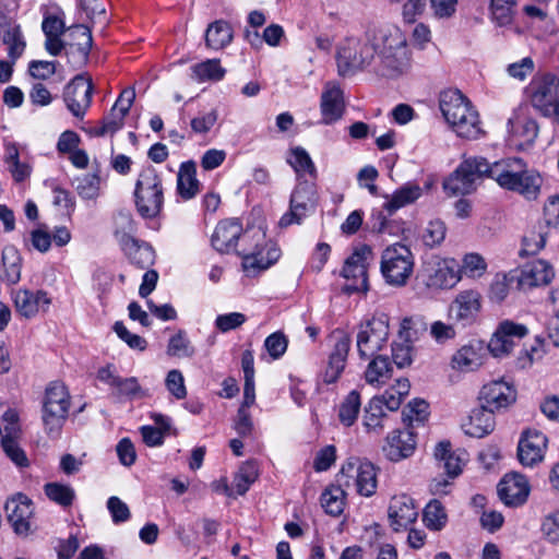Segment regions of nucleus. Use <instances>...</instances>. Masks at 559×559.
Instances as JSON below:
<instances>
[{"label": "nucleus", "instance_id": "nucleus-44", "mask_svg": "<svg viewBox=\"0 0 559 559\" xmlns=\"http://www.w3.org/2000/svg\"><path fill=\"white\" fill-rule=\"evenodd\" d=\"M481 364L480 354L471 345L463 346L452 358V367L461 371H472L481 366Z\"/></svg>", "mask_w": 559, "mask_h": 559}, {"label": "nucleus", "instance_id": "nucleus-56", "mask_svg": "<svg viewBox=\"0 0 559 559\" xmlns=\"http://www.w3.org/2000/svg\"><path fill=\"white\" fill-rule=\"evenodd\" d=\"M447 228L442 221H430L421 233V239L426 247L439 246L445 238Z\"/></svg>", "mask_w": 559, "mask_h": 559}, {"label": "nucleus", "instance_id": "nucleus-32", "mask_svg": "<svg viewBox=\"0 0 559 559\" xmlns=\"http://www.w3.org/2000/svg\"><path fill=\"white\" fill-rule=\"evenodd\" d=\"M433 455L439 462V468H442L449 477L454 478L461 474L463 459L452 451L450 441H440L435 448Z\"/></svg>", "mask_w": 559, "mask_h": 559}, {"label": "nucleus", "instance_id": "nucleus-50", "mask_svg": "<svg viewBox=\"0 0 559 559\" xmlns=\"http://www.w3.org/2000/svg\"><path fill=\"white\" fill-rule=\"evenodd\" d=\"M429 416V404L425 400L414 399L402 412L403 421L413 427L414 423L424 424Z\"/></svg>", "mask_w": 559, "mask_h": 559}, {"label": "nucleus", "instance_id": "nucleus-62", "mask_svg": "<svg viewBox=\"0 0 559 559\" xmlns=\"http://www.w3.org/2000/svg\"><path fill=\"white\" fill-rule=\"evenodd\" d=\"M246 321L247 317L241 312L219 314L215 319V328L222 333H226L241 326Z\"/></svg>", "mask_w": 559, "mask_h": 559}, {"label": "nucleus", "instance_id": "nucleus-8", "mask_svg": "<svg viewBox=\"0 0 559 559\" xmlns=\"http://www.w3.org/2000/svg\"><path fill=\"white\" fill-rule=\"evenodd\" d=\"M135 206L143 218H155L164 204L162 180L153 168L141 171L134 190Z\"/></svg>", "mask_w": 559, "mask_h": 559}, {"label": "nucleus", "instance_id": "nucleus-55", "mask_svg": "<svg viewBox=\"0 0 559 559\" xmlns=\"http://www.w3.org/2000/svg\"><path fill=\"white\" fill-rule=\"evenodd\" d=\"M75 190L85 200L95 199L99 192L100 178L98 174H86L75 179Z\"/></svg>", "mask_w": 559, "mask_h": 559}, {"label": "nucleus", "instance_id": "nucleus-57", "mask_svg": "<svg viewBox=\"0 0 559 559\" xmlns=\"http://www.w3.org/2000/svg\"><path fill=\"white\" fill-rule=\"evenodd\" d=\"M2 43L9 46V58L11 59V63L14 64L25 48V43L22 40L20 27H9L4 31Z\"/></svg>", "mask_w": 559, "mask_h": 559}, {"label": "nucleus", "instance_id": "nucleus-53", "mask_svg": "<svg viewBox=\"0 0 559 559\" xmlns=\"http://www.w3.org/2000/svg\"><path fill=\"white\" fill-rule=\"evenodd\" d=\"M91 49L86 43H67L66 56L72 69L79 70L87 64Z\"/></svg>", "mask_w": 559, "mask_h": 559}, {"label": "nucleus", "instance_id": "nucleus-26", "mask_svg": "<svg viewBox=\"0 0 559 559\" xmlns=\"http://www.w3.org/2000/svg\"><path fill=\"white\" fill-rule=\"evenodd\" d=\"M388 515L390 526L393 531L400 532L402 530H407L408 526L416 521L418 511L411 497L401 495L391 499Z\"/></svg>", "mask_w": 559, "mask_h": 559}, {"label": "nucleus", "instance_id": "nucleus-31", "mask_svg": "<svg viewBox=\"0 0 559 559\" xmlns=\"http://www.w3.org/2000/svg\"><path fill=\"white\" fill-rule=\"evenodd\" d=\"M122 249L129 261L141 270L148 269L155 262L154 249L147 242L127 237L123 239Z\"/></svg>", "mask_w": 559, "mask_h": 559}, {"label": "nucleus", "instance_id": "nucleus-1", "mask_svg": "<svg viewBox=\"0 0 559 559\" xmlns=\"http://www.w3.org/2000/svg\"><path fill=\"white\" fill-rule=\"evenodd\" d=\"M491 179L503 189L516 192L528 201L537 200L544 179L535 169H530L519 157L506 158L492 164Z\"/></svg>", "mask_w": 559, "mask_h": 559}, {"label": "nucleus", "instance_id": "nucleus-33", "mask_svg": "<svg viewBox=\"0 0 559 559\" xmlns=\"http://www.w3.org/2000/svg\"><path fill=\"white\" fill-rule=\"evenodd\" d=\"M423 194V189L415 182H406L401 188L396 189L390 200H388L383 209L388 211L389 215H392L399 209L414 203Z\"/></svg>", "mask_w": 559, "mask_h": 559}, {"label": "nucleus", "instance_id": "nucleus-64", "mask_svg": "<svg viewBox=\"0 0 559 559\" xmlns=\"http://www.w3.org/2000/svg\"><path fill=\"white\" fill-rule=\"evenodd\" d=\"M107 508L116 524L127 522L131 516L129 507L118 497H110L107 501Z\"/></svg>", "mask_w": 559, "mask_h": 559}, {"label": "nucleus", "instance_id": "nucleus-37", "mask_svg": "<svg viewBox=\"0 0 559 559\" xmlns=\"http://www.w3.org/2000/svg\"><path fill=\"white\" fill-rule=\"evenodd\" d=\"M192 78L199 82H218L224 79L226 70L218 59H207L191 67Z\"/></svg>", "mask_w": 559, "mask_h": 559}, {"label": "nucleus", "instance_id": "nucleus-49", "mask_svg": "<svg viewBox=\"0 0 559 559\" xmlns=\"http://www.w3.org/2000/svg\"><path fill=\"white\" fill-rule=\"evenodd\" d=\"M423 520L428 528L440 531L447 524V513L442 503L433 499L424 509Z\"/></svg>", "mask_w": 559, "mask_h": 559}, {"label": "nucleus", "instance_id": "nucleus-61", "mask_svg": "<svg viewBox=\"0 0 559 559\" xmlns=\"http://www.w3.org/2000/svg\"><path fill=\"white\" fill-rule=\"evenodd\" d=\"M114 331L118 335L120 340L126 342L128 346L132 349L144 350L147 346V342L145 338L138 334H132L124 326L123 322L117 321L114 324Z\"/></svg>", "mask_w": 559, "mask_h": 559}, {"label": "nucleus", "instance_id": "nucleus-10", "mask_svg": "<svg viewBox=\"0 0 559 559\" xmlns=\"http://www.w3.org/2000/svg\"><path fill=\"white\" fill-rule=\"evenodd\" d=\"M389 317L385 313L373 316L359 325L357 350L361 359H368L380 352L389 338Z\"/></svg>", "mask_w": 559, "mask_h": 559}, {"label": "nucleus", "instance_id": "nucleus-16", "mask_svg": "<svg viewBox=\"0 0 559 559\" xmlns=\"http://www.w3.org/2000/svg\"><path fill=\"white\" fill-rule=\"evenodd\" d=\"M528 334L526 325L515 323L510 320L501 322L488 343V350L496 358L508 356L515 345L516 340H521Z\"/></svg>", "mask_w": 559, "mask_h": 559}, {"label": "nucleus", "instance_id": "nucleus-20", "mask_svg": "<svg viewBox=\"0 0 559 559\" xmlns=\"http://www.w3.org/2000/svg\"><path fill=\"white\" fill-rule=\"evenodd\" d=\"M547 437L535 429L522 433L518 445V457L522 465L534 466L542 462L547 448Z\"/></svg>", "mask_w": 559, "mask_h": 559}, {"label": "nucleus", "instance_id": "nucleus-47", "mask_svg": "<svg viewBox=\"0 0 559 559\" xmlns=\"http://www.w3.org/2000/svg\"><path fill=\"white\" fill-rule=\"evenodd\" d=\"M292 157L287 159L288 164L294 168L298 176L308 174L311 178H317V168L308 154V152L300 146L294 147L290 151Z\"/></svg>", "mask_w": 559, "mask_h": 559}, {"label": "nucleus", "instance_id": "nucleus-39", "mask_svg": "<svg viewBox=\"0 0 559 559\" xmlns=\"http://www.w3.org/2000/svg\"><path fill=\"white\" fill-rule=\"evenodd\" d=\"M361 407L360 393L352 390L341 402L338 408V419L341 424L350 427L357 420Z\"/></svg>", "mask_w": 559, "mask_h": 559}, {"label": "nucleus", "instance_id": "nucleus-3", "mask_svg": "<svg viewBox=\"0 0 559 559\" xmlns=\"http://www.w3.org/2000/svg\"><path fill=\"white\" fill-rule=\"evenodd\" d=\"M241 250L237 251L242 258V266L250 275H255L267 270L277 262L281 250L272 241L265 239V234L260 229H247L242 236Z\"/></svg>", "mask_w": 559, "mask_h": 559}, {"label": "nucleus", "instance_id": "nucleus-4", "mask_svg": "<svg viewBox=\"0 0 559 559\" xmlns=\"http://www.w3.org/2000/svg\"><path fill=\"white\" fill-rule=\"evenodd\" d=\"M376 37L367 33L361 38L349 37L337 50V70L342 76H352L366 69L378 52Z\"/></svg>", "mask_w": 559, "mask_h": 559}, {"label": "nucleus", "instance_id": "nucleus-43", "mask_svg": "<svg viewBox=\"0 0 559 559\" xmlns=\"http://www.w3.org/2000/svg\"><path fill=\"white\" fill-rule=\"evenodd\" d=\"M346 489L337 483L336 486H331L322 492L321 504L328 514L338 516L343 512Z\"/></svg>", "mask_w": 559, "mask_h": 559}, {"label": "nucleus", "instance_id": "nucleus-5", "mask_svg": "<svg viewBox=\"0 0 559 559\" xmlns=\"http://www.w3.org/2000/svg\"><path fill=\"white\" fill-rule=\"evenodd\" d=\"M492 164L484 157L464 159L443 181V189L449 197L465 195L476 189V181L483 177L491 178Z\"/></svg>", "mask_w": 559, "mask_h": 559}, {"label": "nucleus", "instance_id": "nucleus-28", "mask_svg": "<svg viewBox=\"0 0 559 559\" xmlns=\"http://www.w3.org/2000/svg\"><path fill=\"white\" fill-rule=\"evenodd\" d=\"M320 110L324 124H332L343 117L345 111L344 95L337 85L325 84L321 95Z\"/></svg>", "mask_w": 559, "mask_h": 559}, {"label": "nucleus", "instance_id": "nucleus-45", "mask_svg": "<svg viewBox=\"0 0 559 559\" xmlns=\"http://www.w3.org/2000/svg\"><path fill=\"white\" fill-rule=\"evenodd\" d=\"M426 332L427 324L420 317L404 318L399 330V338L413 345Z\"/></svg>", "mask_w": 559, "mask_h": 559}, {"label": "nucleus", "instance_id": "nucleus-13", "mask_svg": "<svg viewBox=\"0 0 559 559\" xmlns=\"http://www.w3.org/2000/svg\"><path fill=\"white\" fill-rule=\"evenodd\" d=\"M336 481L345 488H355L361 496L371 497L377 489V468L371 462L359 465L348 462L336 475Z\"/></svg>", "mask_w": 559, "mask_h": 559}, {"label": "nucleus", "instance_id": "nucleus-14", "mask_svg": "<svg viewBox=\"0 0 559 559\" xmlns=\"http://www.w3.org/2000/svg\"><path fill=\"white\" fill-rule=\"evenodd\" d=\"M94 85L83 74L75 75L64 87L63 99L67 108L76 118H83L92 104Z\"/></svg>", "mask_w": 559, "mask_h": 559}, {"label": "nucleus", "instance_id": "nucleus-52", "mask_svg": "<svg viewBox=\"0 0 559 559\" xmlns=\"http://www.w3.org/2000/svg\"><path fill=\"white\" fill-rule=\"evenodd\" d=\"M114 394L118 397H128L129 400L143 399L148 396L147 391L142 389L135 377H119L114 388Z\"/></svg>", "mask_w": 559, "mask_h": 559}, {"label": "nucleus", "instance_id": "nucleus-17", "mask_svg": "<svg viewBox=\"0 0 559 559\" xmlns=\"http://www.w3.org/2000/svg\"><path fill=\"white\" fill-rule=\"evenodd\" d=\"M481 309V295L476 289L460 292L449 307V317L467 326L474 323Z\"/></svg>", "mask_w": 559, "mask_h": 559}, {"label": "nucleus", "instance_id": "nucleus-35", "mask_svg": "<svg viewBox=\"0 0 559 559\" xmlns=\"http://www.w3.org/2000/svg\"><path fill=\"white\" fill-rule=\"evenodd\" d=\"M178 194L190 200L199 192V180L197 179V167L193 162L182 163L177 176Z\"/></svg>", "mask_w": 559, "mask_h": 559}, {"label": "nucleus", "instance_id": "nucleus-23", "mask_svg": "<svg viewBox=\"0 0 559 559\" xmlns=\"http://www.w3.org/2000/svg\"><path fill=\"white\" fill-rule=\"evenodd\" d=\"M528 493V481L524 475L519 473L507 474L498 485V496L509 507L523 504Z\"/></svg>", "mask_w": 559, "mask_h": 559}, {"label": "nucleus", "instance_id": "nucleus-48", "mask_svg": "<svg viewBox=\"0 0 559 559\" xmlns=\"http://www.w3.org/2000/svg\"><path fill=\"white\" fill-rule=\"evenodd\" d=\"M513 283L518 284L516 271L509 272L508 274H497L489 288L490 300L496 302L503 301L507 298L510 286Z\"/></svg>", "mask_w": 559, "mask_h": 559}, {"label": "nucleus", "instance_id": "nucleus-19", "mask_svg": "<svg viewBox=\"0 0 559 559\" xmlns=\"http://www.w3.org/2000/svg\"><path fill=\"white\" fill-rule=\"evenodd\" d=\"M426 285L433 289H449L461 280V266L454 259L440 260L426 267Z\"/></svg>", "mask_w": 559, "mask_h": 559}, {"label": "nucleus", "instance_id": "nucleus-34", "mask_svg": "<svg viewBox=\"0 0 559 559\" xmlns=\"http://www.w3.org/2000/svg\"><path fill=\"white\" fill-rule=\"evenodd\" d=\"M1 262L3 271L1 280L8 285H15L21 278L22 257L14 246H7L2 250Z\"/></svg>", "mask_w": 559, "mask_h": 559}, {"label": "nucleus", "instance_id": "nucleus-63", "mask_svg": "<svg viewBox=\"0 0 559 559\" xmlns=\"http://www.w3.org/2000/svg\"><path fill=\"white\" fill-rule=\"evenodd\" d=\"M167 390L177 399L182 400L187 396V389L182 373L173 369L168 372L165 381Z\"/></svg>", "mask_w": 559, "mask_h": 559}, {"label": "nucleus", "instance_id": "nucleus-60", "mask_svg": "<svg viewBox=\"0 0 559 559\" xmlns=\"http://www.w3.org/2000/svg\"><path fill=\"white\" fill-rule=\"evenodd\" d=\"M413 345L401 341L392 344V359L399 368L408 367L413 361Z\"/></svg>", "mask_w": 559, "mask_h": 559}, {"label": "nucleus", "instance_id": "nucleus-11", "mask_svg": "<svg viewBox=\"0 0 559 559\" xmlns=\"http://www.w3.org/2000/svg\"><path fill=\"white\" fill-rule=\"evenodd\" d=\"M317 203L316 185L308 180L299 181L290 194L289 211L278 222L280 227L285 228L293 224H301L305 217L316 211Z\"/></svg>", "mask_w": 559, "mask_h": 559}, {"label": "nucleus", "instance_id": "nucleus-46", "mask_svg": "<svg viewBox=\"0 0 559 559\" xmlns=\"http://www.w3.org/2000/svg\"><path fill=\"white\" fill-rule=\"evenodd\" d=\"M127 107L122 109V114L111 107L108 115H106L99 127L91 129L90 133L95 136H104L106 134H115L118 130L123 127V121L127 116Z\"/></svg>", "mask_w": 559, "mask_h": 559}, {"label": "nucleus", "instance_id": "nucleus-51", "mask_svg": "<svg viewBox=\"0 0 559 559\" xmlns=\"http://www.w3.org/2000/svg\"><path fill=\"white\" fill-rule=\"evenodd\" d=\"M516 0H490V12L492 20L499 26H506L512 23Z\"/></svg>", "mask_w": 559, "mask_h": 559}, {"label": "nucleus", "instance_id": "nucleus-58", "mask_svg": "<svg viewBox=\"0 0 559 559\" xmlns=\"http://www.w3.org/2000/svg\"><path fill=\"white\" fill-rule=\"evenodd\" d=\"M167 354L169 356L182 357H191L194 354V348L187 338L185 331L180 330L177 334L170 337L167 346Z\"/></svg>", "mask_w": 559, "mask_h": 559}, {"label": "nucleus", "instance_id": "nucleus-9", "mask_svg": "<svg viewBox=\"0 0 559 559\" xmlns=\"http://www.w3.org/2000/svg\"><path fill=\"white\" fill-rule=\"evenodd\" d=\"M70 395L61 382H51L45 392L43 404V423L49 436H59L68 417Z\"/></svg>", "mask_w": 559, "mask_h": 559}, {"label": "nucleus", "instance_id": "nucleus-54", "mask_svg": "<svg viewBox=\"0 0 559 559\" xmlns=\"http://www.w3.org/2000/svg\"><path fill=\"white\" fill-rule=\"evenodd\" d=\"M45 493L51 501L62 507H70L75 498V492L71 486L59 483L46 484Z\"/></svg>", "mask_w": 559, "mask_h": 559}, {"label": "nucleus", "instance_id": "nucleus-21", "mask_svg": "<svg viewBox=\"0 0 559 559\" xmlns=\"http://www.w3.org/2000/svg\"><path fill=\"white\" fill-rule=\"evenodd\" d=\"M416 449V435L411 429L393 430L382 445L384 456L391 462L409 457Z\"/></svg>", "mask_w": 559, "mask_h": 559}, {"label": "nucleus", "instance_id": "nucleus-42", "mask_svg": "<svg viewBox=\"0 0 559 559\" xmlns=\"http://www.w3.org/2000/svg\"><path fill=\"white\" fill-rule=\"evenodd\" d=\"M365 372V379L369 384L384 383L391 378L392 367L388 356L374 355Z\"/></svg>", "mask_w": 559, "mask_h": 559}, {"label": "nucleus", "instance_id": "nucleus-12", "mask_svg": "<svg viewBox=\"0 0 559 559\" xmlns=\"http://www.w3.org/2000/svg\"><path fill=\"white\" fill-rule=\"evenodd\" d=\"M371 259V247L361 245L345 260L342 276L350 281L344 287L347 294L366 293L368 290L367 270Z\"/></svg>", "mask_w": 559, "mask_h": 559}, {"label": "nucleus", "instance_id": "nucleus-29", "mask_svg": "<svg viewBox=\"0 0 559 559\" xmlns=\"http://www.w3.org/2000/svg\"><path fill=\"white\" fill-rule=\"evenodd\" d=\"M493 411L483 404L474 408L469 415L468 423L463 425L464 432L474 438H484L495 429Z\"/></svg>", "mask_w": 559, "mask_h": 559}, {"label": "nucleus", "instance_id": "nucleus-30", "mask_svg": "<svg viewBox=\"0 0 559 559\" xmlns=\"http://www.w3.org/2000/svg\"><path fill=\"white\" fill-rule=\"evenodd\" d=\"M13 299L16 311L27 319L33 318L40 307H47L50 304V299L44 290L20 289L14 294Z\"/></svg>", "mask_w": 559, "mask_h": 559}, {"label": "nucleus", "instance_id": "nucleus-22", "mask_svg": "<svg viewBox=\"0 0 559 559\" xmlns=\"http://www.w3.org/2000/svg\"><path fill=\"white\" fill-rule=\"evenodd\" d=\"M245 230L242 229V224L237 218L224 219L221 221L212 235L211 242L213 248L221 253H228L231 250H235L238 243V240L241 241V247L246 243H242V236Z\"/></svg>", "mask_w": 559, "mask_h": 559}, {"label": "nucleus", "instance_id": "nucleus-59", "mask_svg": "<svg viewBox=\"0 0 559 559\" xmlns=\"http://www.w3.org/2000/svg\"><path fill=\"white\" fill-rule=\"evenodd\" d=\"M288 345V340L282 332H274L264 341V347L273 359L281 358Z\"/></svg>", "mask_w": 559, "mask_h": 559}, {"label": "nucleus", "instance_id": "nucleus-40", "mask_svg": "<svg viewBox=\"0 0 559 559\" xmlns=\"http://www.w3.org/2000/svg\"><path fill=\"white\" fill-rule=\"evenodd\" d=\"M385 417L383 402L378 396H373L365 407L364 426L366 430L379 435L383 429L382 420Z\"/></svg>", "mask_w": 559, "mask_h": 559}, {"label": "nucleus", "instance_id": "nucleus-7", "mask_svg": "<svg viewBox=\"0 0 559 559\" xmlns=\"http://www.w3.org/2000/svg\"><path fill=\"white\" fill-rule=\"evenodd\" d=\"M382 48L378 49L380 63L377 72L384 78L402 74L408 66L407 43L404 34L395 28L381 37Z\"/></svg>", "mask_w": 559, "mask_h": 559}, {"label": "nucleus", "instance_id": "nucleus-2", "mask_svg": "<svg viewBox=\"0 0 559 559\" xmlns=\"http://www.w3.org/2000/svg\"><path fill=\"white\" fill-rule=\"evenodd\" d=\"M440 110L454 132L463 139L476 140L481 134L478 112L469 99L459 90H445L440 93Z\"/></svg>", "mask_w": 559, "mask_h": 559}, {"label": "nucleus", "instance_id": "nucleus-41", "mask_svg": "<svg viewBox=\"0 0 559 559\" xmlns=\"http://www.w3.org/2000/svg\"><path fill=\"white\" fill-rule=\"evenodd\" d=\"M20 436H16V430L11 429L8 435L1 436V447L5 455L19 467H27L29 461L25 451L21 448L17 442Z\"/></svg>", "mask_w": 559, "mask_h": 559}, {"label": "nucleus", "instance_id": "nucleus-24", "mask_svg": "<svg viewBox=\"0 0 559 559\" xmlns=\"http://www.w3.org/2000/svg\"><path fill=\"white\" fill-rule=\"evenodd\" d=\"M518 272V287L520 289H530L536 286L548 285L555 271L551 264L545 260H533Z\"/></svg>", "mask_w": 559, "mask_h": 559}, {"label": "nucleus", "instance_id": "nucleus-36", "mask_svg": "<svg viewBox=\"0 0 559 559\" xmlns=\"http://www.w3.org/2000/svg\"><path fill=\"white\" fill-rule=\"evenodd\" d=\"M233 40V28L223 20H217L207 26L205 32V45L209 48L218 50L230 44Z\"/></svg>", "mask_w": 559, "mask_h": 559}, {"label": "nucleus", "instance_id": "nucleus-18", "mask_svg": "<svg viewBox=\"0 0 559 559\" xmlns=\"http://www.w3.org/2000/svg\"><path fill=\"white\" fill-rule=\"evenodd\" d=\"M331 341L333 342V348L324 372V382L329 384L334 383L343 372L352 344L350 336L340 329L332 332Z\"/></svg>", "mask_w": 559, "mask_h": 559}, {"label": "nucleus", "instance_id": "nucleus-27", "mask_svg": "<svg viewBox=\"0 0 559 559\" xmlns=\"http://www.w3.org/2000/svg\"><path fill=\"white\" fill-rule=\"evenodd\" d=\"M4 510L14 532L19 535L28 534L33 514L32 501L25 495L19 493L7 501Z\"/></svg>", "mask_w": 559, "mask_h": 559}, {"label": "nucleus", "instance_id": "nucleus-25", "mask_svg": "<svg viewBox=\"0 0 559 559\" xmlns=\"http://www.w3.org/2000/svg\"><path fill=\"white\" fill-rule=\"evenodd\" d=\"M479 399L484 406L495 412L514 403L516 391L510 383L495 380L483 386Z\"/></svg>", "mask_w": 559, "mask_h": 559}, {"label": "nucleus", "instance_id": "nucleus-15", "mask_svg": "<svg viewBox=\"0 0 559 559\" xmlns=\"http://www.w3.org/2000/svg\"><path fill=\"white\" fill-rule=\"evenodd\" d=\"M527 92L532 106L544 116L559 99V78L544 74L531 82Z\"/></svg>", "mask_w": 559, "mask_h": 559}, {"label": "nucleus", "instance_id": "nucleus-38", "mask_svg": "<svg viewBox=\"0 0 559 559\" xmlns=\"http://www.w3.org/2000/svg\"><path fill=\"white\" fill-rule=\"evenodd\" d=\"M509 124L512 126L513 135L519 139V143H516V145L521 150L526 146H531L535 142L539 132V127L536 120L532 118L518 120L515 124H513L510 119Z\"/></svg>", "mask_w": 559, "mask_h": 559}, {"label": "nucleus", "instance_id": "nucleus-6", "mask_svg": "<svg viewBox=\"0 0 559 559\" xmlns=\"http://www.w3.org/2000/svg\"><path fill=\"white\" fill-rule=\"evenodd\" d=\"M380 271L386 284L405 286L414 271L411 249L400 242L386 247L381 254Z\"/></svg>", "mask_w": 559, "mask_h": 559}]
</instances>
